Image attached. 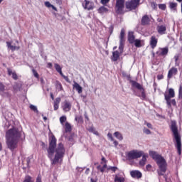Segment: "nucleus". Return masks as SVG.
I'll list each match as a JSON object with an SVG mask.
<instances>
[{"mask_svg": "<svg viewBox=\"0 0 182 182\" xmlns=\"http://www.w3.org/2000/svg\"><path fill=\"white\" fill-rule=\"evenodd\" d=\"M159 170H160V171H158V174H159V176H164H164H166V175H164V173H166V170H167V166H166L165 171H161V168H159Z\"/></svg>", "mask_w": 182, "mask_h": 182, "instance_id": "nucleus-38", "label": "nucleus"}, {"mask_svg": "<svg viewBox=\"0 0 182 182\" xmlns=\"http://www.w3.org/2000/svg\"><path fill=\"white\" fill-rule=\"evenodd\" d=\"M61 76L62 77H63V79H65V82H68V83H70V80H69V77L68 76H65L63 74Z\"/></svg>", "mask_w": 182, "mask_h": 182, "instance_id": "nucleus-47", "label": "nucleus"}, {"mask_svg": "<svg viewBox=\"0 0 182 182\" xmlns=\"http://www.w3.org/2000/svg\"><path fill=\"white\" fill-rule=\"evenodd\" d=\"M108 11H109V9L105 7V6H102L98 9L99 14H106Z\"/></svg>", "mask_w": 182, "mask_h": 182, "instance_id": "nucleus-27", "label": "nucleus"}, {"mask_svg": "<svg viewBox=\"0 0 182 182\" xmlns=\"http://www.w3.org/2000/svg\"><path fill=\"white\" fill-rule=\"evenodd\" d=\"M119 58H120V53H119V51H114L111 58L112 60H113V62H117V60H119Z\"/></svg>", "mask_w": 182, "mask_h": 182, "instance_id": "nucleus-17", "label": "nucleus"}, {"mask_svg": "<svg viewBox=\"0 0 182 182\" xmlns=\"http://www.w3.org/2000/svg\"><path fill=\"white\" fill-rule=\"evenodd\" d=\"M63 110L65 112H70V109H72V104L70 102L65 100L63 103Z\"/></svg>", "mask_w": 182, "mask_h": 182, "instance_id": "nucleus-12", "label": "nucleus"}, {"mask_svg": "<svg viewBox=\"0 0 182 182\" xmlns=\"http://www.w3.org/2000/svg\"><path fill=\"white\" fill-rule=\"evenodd\" d=\"M107 137L108 139H109V140H111V141H114V139H113V135L112 134V133L109 132L107 134Z\"/></svg>", "mask_w": 182, "mask_h": 182, "instance_id": "nucleus-45", "label": "nucleus"}, {"mask_svg": "<svg viewBox=\"0 0 182 182\" xmlns=\"http://www.w3.org/2000/svg\"><path fill=\"white\" fill-rule=\"evenodd\" d=\"M48 68H49V69H52V68H53V65L52 64V63H48Z\"/></svg>", "mask_w": 182, "mask_h": 182, "instance_id": "nucleus-54", "label": "nucleus"}, {"mask_svg": "<svg viewBox=\"0 0 182 182\" xmlns=\"http://www.w3.org/2000/svg\"><path fill=\"white\" fill-rule=\"evenodd\" d=\"M134 43L136 48H141V46H144V41L140 39H135Z\"/></svg>", "mask_w": 182, "mask_h": 182, "instance_id": "nucleus-19", "label": "nucleus"}, {"mask_svg": "<svg viewBox=\"0 0 182 182\" xmlns=\"http://www.w3.org/2000/svg\"><path fill=\"white\" fill-rule=\"evenodd\" d=\"M157 79H159V80H161V79H163V75H158Z\"/></svg>", "mask_w": 182, "mask_h": 182, "instance_id": "nucleus-59", "label": "nucleus"}, {"mask_svg": "<svg viewBox=\"0 0 182 182\" xmlns=\"http://www.w3.org/2000/svg\"><path fill=\"white\" fill-rule=\"evenodd\" d=\"M147 157H149V154H143L142 155V159L141 160L139 161V165L141 166H144L146 165V162L147 161Z\"/></svg>", "mask_w": 182, "mask_h": 182, "instance_id": "nucleus-21", "label": "nucleus"}, {"mask_svg": "<svg viewBox=\"0 0 182 182\" xmlns=\"http://www.w3.org/2000/svg\"><path fill=\"white\" fill-rule=\"evenodd\" d=\"M82 6L86 11H93V9H95V3L89 0H85L84 2L82 3Z\"/></svg>", "mask_w": 182, "mask_h": 182, "instance_id": "nucleus-9", "label": "nucleus"}, {"mask_svg": "<svg viewBox=\"0 0 182 182\" xmlns=\"http://www.w3.org/2000/svg\"><path fill=\"white\" fill-rule=\"evenodd\" d=\"M110 2V0H101L100 4L102 5H106L107 4H109Z\"/></svg>", "mask_w": 182, "mask_h": 182, "instance_id": "nucleus-46", "label": "nucleus"}, {"mask_svg": "<svg viewBox=\"0 0 182 182\" xmlns=\"http://www.w3.org/2000/svg\"><path fill=\"white\" fill-rule=\"evenodd\" d=\"M178 97H179V99H182V85L179 86Z\"/></svg>", "mask_w": 182, "mask_h": 182, "instance_id": "nucleus-41", "label": "nucleus"}, {"mask_svg": "<svg viewBox=\"0 0 182 182\" xmlns=\"http://www.w3.org/2000/svg\"><path fill=\"white\" fill-rule=\"evenodd\" d=\"M157 31L160 35H164V33H166V31H167V28H166V26H163V25L158 26Z\"/></svg>", "mask_w": 182, "mask_h": 182, "instance_id": "nucleus-18", "label": "nucleus"}, {"mask_svg": "<svg viewBox=\"0 0 182 182\" xmlns=\"http://www.w3.org/2000/svg\"><path fill=\"white\" fill-rule=\"evenodd\" d=\"M156 53L159 55V56H166L167 53H168V48H160L159 51H158Z\"/></svg>", "mask_w": 182, "mask_h": 182, "instance_id": "nucleus-15", "label": "nucleus"}, {"mask_svg": "<svg viewBox=\"0 0 182 182\" xmlns=\"http://www.w3.org/2000/svg\"><path fill=\"white\" fill-rule=\"evenodd\" d=\"M178 72V70H177V68H176L174 67L171 68L168 73V79H171V77H173V76H175V75H177Z\"/></svg>", "mask_w": 182, "mask_h": 182, "instance_id": "nucleus-13", "label": "nucleus"}, {"mask_svg": "<svg viewBox=\"0 0 182 182\" xmlns=\"http://www.w3.org/2000/svg\"><path fill=\"white\" fill-rule=\"evenodd\" d=\"M141 95H138L139 97L141 99V100H146V91L144 90V88L140 90Z\"/></svg>", "mask_w": 182, "mask_h": 182, "instance_id": "nucleus-28", "label": "nucleus"}, {"mask_svg": "<svg viewBox=\"0 0 182 182\" xmlns=\"http://www.w3.org/2000/svg\"><path fill=\"white\" fill-rule=\"evenodd\" d=\"M113 141L114 145L115 147H117V146H119V142H117V141L114 140V141Z\"/></svg>", "mask_w": 182, "mask_h": 182, "instance_id": "nucleus-56", "label": "nucleus"}, {"mask_svg": "<svg viewBox=\"0 0 182 182\" xmlns=\"http://www.w3.org/2000/svg\"><path fill=\"white\" fill-rule=\"evenodd\" d=\"M134 34L133 32H129L128 34V41L129 43H134L135 40Z\"/></svg>", "mask_w": 182, "mask_h": 182, "instance_id": "nucleus-25", "label": "nucleus"}, {"mask_svg": "<svg viewBox=\"0 0 182 182\" xmlns=\"http://www.w3.org/2000/svg\"><path fill=\"white\" fill-rule=\"evenodd\" d=\"M143 151L132 150L126 153L127 159L129 161L132 160H136V159H140L143 156Z\"/></svg>", "mask_w": 182, "mask_h": 182, "instance_id": "nucleus-5", "label": "nucleus"}, {"mask_svg": "<svg viewBox=\"0 0 182 182\" xmlns=\"http://www.w3.org/2000/svg\"><path fill=\"white\" fill-rule=\"evenodd\" d=\"M140 4V0H132L130 1H127L125 4V6L128 11H133L136 9L139 4Z\"/></svg>", "mask_w": 182, "mask_h": 182, "instance_id": "nucleus-7", "label": "nucleus"}, {"mask_svg": "<svg viewBox=\"0 0 182 182\" xmlns=\"http://www.w3.org/2000/svg\"><path fill=\"white\" fill-rule=\"evenodd\" d=\"M151 6L153 9H156L157 8V4H156V2H152L151 3Z\"/></svg>", "mask_w": 182, "mask_h": 182, "instance_id": "nucleus-50", "label": "nucleus"}, {"mask_svg": "<svg viewBox=\"0 0 182 182\" xmlns=\"http://www.w3.org/2000/svg\"><path fill=\"white\" fill-rule=\"evenodd\" d=\"M45 6L47 7V8H52V9H53L54 11H55V12H58V9H56V7H55V6L52 5L50 4V2L49 1H46L45 2Z\"/></svg>", "mask_w": 182, "mask_h": 182, "instance_id": "nucleus-30", "label": "nucleus"}, {"mask_svg": "<svg viewBox=\"0 0 182 182\" xmlns=\"http://www.w3.org/2000/svg\"><path fill=\"white\" fill-rule=\"evenodd\" d=\"M88 132H90V133H93V134H95L96 136H99V132H97V131H96L93 127L89 128Z\"/></svg>", "mask_w": 182, "mask_h": 182, "instance_id": "nucleus-33", "label": "nucleus"}, {"mask_svg": "<svg viewBox=\"0 0 182 182\" xmlns=\"http://www.w3.org/2000/svg\"><path fill=\"white\" fill-rule=\"evenodd\" d=\"M110 169H111L112 171H116V170H117V167H111Z\"/></svg>", "mask_w": 182, "mask_h": 182, "instance_id": "nucleus-60", "label": "nucleus"}, {"mask_svg": "<svg viewBox=\"0 0 182 182\" xmlns=\"http://www.w3.org/2000/svg\"><path fill=\"white\" fill-rule=\"evenodd\" d=\"M120 41H119V52L120 53H123V48H124V29L121 30L120 33V37H119Z\"/></svg>", "mask_w": 182, "mask_h": 182, "instance_id": "nucleus-10", "label": "nucleus"}, {"mask_svg": "<svg viewBox=\"0 0 182 182\" xmlns=\"http://www.w3.org/2000/svg\"><path fill=\"white\" fill-rule=\"evenodd\" d=\"M60 101H61L60 97H57V98L55 100L53 105H59L60 103Z\"/></svg>", "mask_w": 182, "mask_h": 182, "instance_id": "nucleus-44", "label": "nucleus"}, {"mask_svg": "<svg viewBox=\"0 0 182 182\" xmlns=\"http://www.w3.org/2000/svg\"><path fill=\"white\" fill-rule=\"evenodd\" d=\"M170 102H171V105H173V106H176V100H171V98Z\"/></svg>", "mask_w": 182, "mask_h": 182, "instance_id": "nucleus-52", "label": "nucleus"}, {"mask_svg": "<svg viewBox=\"0 0 182 182\" xmlns=\"http://www.w3.org/2000/svg\"><path fill=\"white\" fill-rule=\"evenodd\" d=\"M130 176L132 178H141L143 174L139 170H133L130 171Z\"/></svg>", "mask_w": 182, "mask_h": 182, "instance_id": "nucleus-11", "label": "nucleus"}, {"mask_svg": "<svg viewBox=\"0 0 182 182\" xmlns=\"http://www.w3.org/2000/svg\"><path fill=\"white\" fill-rule=\"evenodd\" d=\"M31 110H33V112H36V113H38V107L33 105H30Z\"/></svg>", "mask_w": 182, "mask_h": 182, "instance_id": "nucleus-36", "label": "nucleus"}, {"mask_svg": "<svg viewBox=\"0 0 182 182\" xmlns=\"http://www.w3.org/2000/svg\"><path fill=\"white\" fill-rule=\"evenodd\" d=\"M54 106V110H58L59 109V105L53 104Z\"/></svg>", "mask_w": 182, "mask_h": 182, "instance_id": "nucleus-57", "label": "nucleus"}, {"mask_svg": "<svg viewBox=\"0 0 182 182\" xmlns=\"http://www.w3.org/2000/svg\"><path fill=\"white\" fill-rule=\"evenodd\" d=\"M159 9H161V11H166V8H167V6H166L165 4H159Z\"/></svg>", "mask_w": 182, "mask_h": 182, "instance_id": "nucleus-39", "label": "nucleus"}, {"mask_svg": "<svg viewBox=\"0 0 182 182\" xmlns=\"http://www.w3.org/2000/svg\"><path fill=\"white\" fill-rule=\"evenodd\" d=\"M65 132L66 133H70V132H72V126H70L69 122L65 123Z\"/></svg>", "mask_w": 182, "mask_h": 182, "instance_id": "nucleus-32", "label": "nucleus"}, {"mask_svg": "<svg viewBox=\"0 0 182 182\" xmlns=\"http://www.w3.org/2000/svg\"><path fill=\"white\" fill-rule=\"evenodd\" d=\"M7 48H9L12 52H15V50H19L21 49L20 46H12L11 42H6Z\"/></svg>", "mask_w": 182, "mask_h": 182, "instance_id": "nucleus-20", "label": "nucleus"}, {"mask_svg": "<svg viewBox=\"0 0 182 182\" xmlns=\"http://www.w3.org/2000/svg\"><path fill=\"white\" fill-rule=\"evenodd\" d=\"M6 139L8 149L14 151V149L18 147V141L21 139V132L16 128L10 129L6 133Z\"/></svg>", "mask_w": 182, "mask_h": 182, "instance_id": "nucleus-2", "label": "nucleus"}, {"mask_svg": "<svg viewBox=\"0 0 182 182\" xmlns=\"http://www.w3.org/2000/svg\"><path fill=\"white\" fill-rule=\"evenodd\" d=\"M149 156L152 157L154 160H156V163L161 171H166L167 163L166 162V159H164V158H163L161 155H159V154L154 151H150Z\"/></svg>", "mask_w": 182, "mask_h": 182, "instance_id": "nucleus-4", "label": "nucleus"}, {"mask_svg": "<svg viewBox=\"0 0 182 182\" xmlns=\"http://www.w3.org/2000/svg\"><path fill=\"white\" fill-rule=\"evenodd\" d=\"M55 87L58 90V92H60V90H63V87L62 86V83H60V82L59 81H56Z\"/></svg>", "mask_w": 182, "mask_h": 182, "instance_id": "nucleus-31", "label": "nucleus"}, {"mask_svg": "<svg viewBox=\"0 0 182 182\" xmlns=\"http://www.w3.org/2000/svg\"><path fill=\"white\" fill-rule=\"evenodd\" d=\"M91 182H96V181L93 178H91Z\"/></svg>", "mask_w": 182, "mask_h": 182, "instance_id": "nucleus-64", "label": "nucleus"}, {"mask_svg": "<svg viewBox=\"0 0 182 182\" xmlns=\"http://www.w3.org/2000/svg\"><path fill=\"white\" fill-rule=\"evenodd\" d=\"M168 5V8L171 9V12H177V6H178V4L176 2H169Z\"/></svg>", "mask_w": 182, "mask_h": 182, "instance_id": "nucleus-14", "label": "nucleus"}, {"mask_svg": "<svg viewBox=\"0 0 182 182\" xmlns=\"http://www.w3.org/2000/svg\"><path fill=\"white\" fill-rule=\"evenodd\" d=\"M150 23V18L149 16L145 15L141 18V25H149Z\"/></svg>", "mask_w": 182, "mask_h": 182, "instance_id": "nucleus-23", "label": "nucleus"}, {"mask_svg": "<svg viewBox=\"0 0 182 182\" xmlns=\"http://www.w3.org/2000/svg\"><path fill=\"white\" fill-rule=\"evenodd\" d=\"M170 129L173 134V137L176 142V148L179 156L181 155V136L178 133V127L176 121H171Z\"/></svg>", "mask_w": 182, "mask_h": 182, "instance_id": "nucleus-3", "label": "nucleus"}, {"mask_svg": "<svg viewBox=\"0 0 182 182\" xmlns=\"http://www.w3.org/2000/svg\"><path fill=\"white\" fill-rule=\"evenodd\" d=\"M90 171V169L87 168L85 171V174H87Z\"/></svg>", "mask_w": 182, "mask_h": 182, "instance_id": "nucleus-63", "label": "nucleus"}, {"mask_svg": "<svg viewBox=\"0 0 182 182\" xmlns=\"http://www.w3.org/2000/svg\"><path fill=\"white\" fill-rule=\"evenodd\" d=\"M144 124H146L147 126L148 129H153V125H151V123H149V122L145 121L144 122Z\"/></svg>", "mask_w": 182, "mask_h": 182, "instance_id": "nucleus-48", "label": "nucleus"}, {"mask_svg": "<svg viewBox=\"0 0 182 182\" xmlns=\"http://www.w3.org/2000/svg\"><path fill=\"white\" fill-rule=\"evenodd\" d=\"M164 178H165V181H166V182H170V180H168V178H167V176H164Z\"/></svg>", "mask_w": 182, "mask_h": 182, "instance_id": "nucleus-61", "label": "nucleus"}, {"mask_svg": "<svg viewBox=\"0 0 182 182\" xmlns=\"http://www.w3.org/2000/svg\"><path fill=\"white\" fill-rule=\"evenodd\" d=\"M73 89H75L78 93H82L83 92V90L82 87L79 85V83L74 81V84L73 85Z\"/></svg>", "mask_w": 182, "mask_h": 182, "instance_id": "nucleus-22", "label": "nucleus"}, {"mask_svg": "<svg viewBox=\"0 0 182 182\" xmlns=\"http://www.w3.org/2000/svg\"><path fill=\"white\" fill-rule=\"evenodd\" d=\"M14 73V72H12V70L11 69H8V74L11 76V75H12Z\"/></svg>", "mask_w": 182, "mask_h": 182, "instance_id": "nucleus-58", "label": "nucleus"}, {"mask_svg": "<svg viewBox=\"0 0 182 182\" xmlns=\"http://www.w3.org/2000/svg\"><path fill=\"white\" fill-rule=\"evenodd\" d=\"M57 4H58V5H61L62 4V0H56Z\"/></svg>", "mask_w": 182, "mask_h": 182, "instance_id": "nucleus-62", "label": "nucleus"}, {"mask_svg": "<svg viewBox=\"0 0 182 182\" xmlns=\"http://www.w3.org/2000/svg\"><path fill=\"white\" fill-rule=\"evenodd\" d=\"M150 46L152 49H154L157 46V38L156 36H152L150 41Z\"/></svg>", "mask_w": 182, "mask_h": 182, "instance_id": "nucleus-16", "label": "nucleus"}, {"mask_svg": "<svg viewBox=\"0 0 182 182\" xmlns=\"http://www.w3.org/2000/svg\"><path fill=\"white\" fill-rule=\"evenodd\" d=\"M115 182H124V178L116 176L114 177Z\"/></svg>", "mask_w": 182, "mask_h": 182, "instance_id": "nucleus-34", "label": "nucleus"}, {"mask_svg": "<svg viewBox=\"0 0 182 182\" xmlns=\"http://www.w3.org/2000/svg\"><path fill=\"white\" fill-rule=\"evenodd\" d=\"M11 75L13 79H14V80H18V75H16V73L14 72Z\"/></svg>", "mask_w": 182, "mask_h": 182, "instance_id": "nucleus-51", "label": "nucleus"}, {"mask_svg": "<svg viewBox=\"0 0 182 182\" xmlns=\"http://www.w3.org/2000/svg\"><path fill=\"white\" fill-rule=\"evenodd\" d=\"M32 72H33V75L35 76V77H39V74H38V72H36V70H35V69H33L32 70Z\"/></svg>", "mask_w": 182, "mask_h": 182, "instance_id": "nucleus-49", "label": "nucleus"}, {"mask_svg": "<svg viewBox=\"0 0 182 182\" xmlns=\"http://www.w3.org/2000/svg\"><path fill=\"white\" fill-rule=\"evenodd\" d=\"M143 132L144 133H145V134H151V132L150 131V129L146 127H144Z\"/></svg>", "mask_w": 182, "mask_h": 182, "instance_id": "nucleus-42", "label": "nucleus"}, {"mask_svg": "<svg viewBox=\"0 0 182 182\" xmlns=\"http://www.w3.org/2000/svg\"><path fill=\"white\" fill-rule=\"evenodd\" d=\"M176 97V93L174 92V89L170 88L168 90V95L166 94L164 95L165 100L166 102V105L168 108L171 107V102L170 100L173 97Z\"/></svg>", "mask_w": 182, "mask_h": 182, "instance_id": "nucleus-6", "label": "nucleus"}, {"mask_svg": "<svg viewBox=\"0 0 182 182\" xmlns=\"http://www.w3.org/2000/svg\"><path fill=\"white\" fill-rule=\"evenodd\" d=\"M36 182H42V178H41V176L37 177Z\"/></svg>", "mask_w": 182, "mask_h": 182, "instance_id": "nucleus-55", "label": "nucleus"}, {"mask_svg": "<svg viewBox=\"0 0 182 182\" xmlns=\"http://www.w3.org/2000/svg\"><path fill=\"white\" fill-rule=\"evenodd\" d=\"M48 157L50 159L51 164H58L65 157V149L63 143L58 144L56 147V138L53 136L49 141V147L47 149Z\"/></svg>", "mask_w": 182, "mask_h": 182, "instance_id": "nucleus-1", "label": "nucleus"}, {"mask_svg": "<svg viewBox=\"0 0 182 182\" xmlns=\"http://www.w3.org/2000/svg\"><path fill=\"white\" fill-rule=\"evenodd\" d=\"M131 83L133 87H136V89H138V90H141L144 89L143 86L136 81H131Z\"/></svg>", "mask_w": 182, "mask_h": 182, "instance_id": "nucleus-24", "label": "nucleus"}, {"mask_svg": "<svg viewBox=\"0 0 182 182\" xmlns=\"http://www.w3.org/2000/svg\"><path fill=\"white\" fill-rule=\"evenodd\" d=\"M54 68L55 69V70L60 75H63V73H62V68L60 67V65L58 63H55L54 64Z\"/></svg>", "mask_w": 182, "mask_h": 182, "instance_id": "nucleus-26", "label": "nucleus"}, {"mask_svg": "<svg viewBox=\"0 0 182 182\" xmlns=\"http://www.w3.org/2000/svg\"><path fill=\"white\" fill-rule=\"evenodd\" d=\"M24 182H33V181H32V178L29 176H26Z\"/></svg>", "mask_w": 182, "mask_h": 182, "instance_id": "nucleus-43", "label": "nucleus"}, {"mask_svg": "<svg viewBox=\"0 0 182 182\" xmlns=\"http://www.w3.org/2000/svg\"><path fill=\"white\" fill-rule=\"evenodd\" d=\"M5 92V85L2 82H0V95H2Z\"/></svg>", "mask_w": 182, "mask_h": 182, "instance_id": "nucleus-35", "label": "nucleus"}, {"mask_svg": "<svg viewBox=\"0 0 182 182\" xmlns=\"http://www.w3.org/2000/svg\"><path fill=\"white\" fill-rule=\"evenodd\" d=\"M146 168L148 171H150V170L151 169V165L150 164L146 165Z\"/></svg>", "mask_w": 182, "mask_h": 182, "instance_id": "nucleus-53", "label": "nucleus"}, {"mask_svg": "<svg viewBox=\"0 0 182 182\" xmlns=\"http://www.w3.org/2000/svg\"><path fill=\"white\" fill-rule=\"evenodd\" d=\"M65 122H66V116H62L60 117V122L61 123V124H63V123H65Z\"/></svg>", "mask_w": 182, "mask_h": 182, "instance_id": "nucleus-40", "label": "nucleus"}, {"mask_svg": "<svg viewBox=\"0 0 182 182\" xmlns=\"http://www.w3.org/2000/svg\"><path fill=\"white\" fill-rule=\"evenodd\" d=\"M181 56V54H180V53L175 55L173 59H175L176 65H177V62L178 61V59H180Z\"/></svg>", "mask_w": 182, "mask_h": 182, "instance_id": "nucleus-37", "label": "nucleus"}, {"mask_svg": "<svg viewBox=\"0 0 182 182\" xmlns=\"http://www.w3.org/2000/svg\"><path fill=\"white\" fill-rule=\"evenodd\" d=\"M123 9H124V0H117L115 6V11L117 14L119 15L124 14Z\"/></svg>", "mask_w": 182, "mask_h": 182, "instance_id": "nucleus-8", "label": "nucleus"}, {"mask_svg": "<svg viewBox=\"0 0 182 182\" xmlns=\"http://www.w3.org/2000/svg\"><path fill=\"white\" fill-rule=\"evenodd\" d=\"M114 136L120 141H122V140H123V135L119 132H115L114 133Z\"/></svg>", "mask_w": 182, "mask_h": 182, "instance_id": "nucleus-29", "label": "nucleus"}]
</instances>
